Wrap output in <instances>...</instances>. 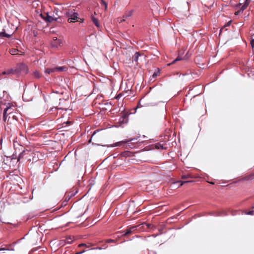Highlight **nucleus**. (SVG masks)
Returning a JSON list of instances; mask_svg holds the SVG:
<instances>
[{"label":"nucleus","mask_w":254,"mask_h":254,"mask_svg":"<svg viewBox=\"0 0 254 254\" xmlns=\"http://www.w3.org/2000/svg\"><path fill=\"white\" fill-rule=\"evenodd\" d=\"M133 12V10H131L130 11H127L123 15V18H127L130 17L132 15Z\"/></svg>","instance_id":"nucleus-14"},{"label":"nucleus","mask_w":254,"mask_h":254,"mask_svg":"<svg viewBox=\"0 0 254 254\" xmlns=\"http://www.w3.org/2000/svg\"><path fill=\"white\" fill-rule=\"evenodd\" d=\"M160 72V71L159 69L158 68L157 70H156V71L153 74L152 77L154 78H156L159 75Z\"/></svg>","instance_id":"nucleus-22"},{"label":"nucleus","mask_w":254,"mask_h":254,"mask_svg":"<svg viewBox=\"0 0 254 254\" xmlns=\"http://www.w3.org/2000/svg\"><path fill=\"white\" fill-rule=\"evenodd\" d=\"M74 50H75V49L71 50V51L69 52L68 54L69 55L72 54L73 53Z\"/></svg>","instance_id":"nucleus-41"},{"label":"nucleus","mask_w":254,"mask_h":254,"mask_svg":"<svg viewBox=\"0 0 254 254\" xmlns=\"http://www.w3.org/2000/svg\"><path fill=\"white\" fill-rule=\"evenodd\" d=\"M91 20L93 22V23L96 25L97 27H100V23L98 21V20L96 17H94L93 16H91Z\"/></svg>","instance_id":"nucleus-12"},{"label":"nucleus","mask_w":254,"mask_h":254,"mask_svg":"<svg viewBox=\"0 0 254 254\" xmlns=\"http://www.w3.org/2000/svg\"><path fill=\"white\" fill-rule=\"evenodd\" d=\"M0 222H2V223H3V222L2 221L1 219V218H0Z\"/></svg>","instance_id":"nucleus-52"},{"label":"nucleus","mask_w":254,"mask_h":254,"mask_svg":"<svg viewBox=\"0 0 254 254\" xmlns=\"http://www.w3.org/2000/svg\"><path fill=\"white\" fill-rule=\"evenodd\" d=\"M6 249H4V248H0V251H6Z\"/></svg>","instance_id":"nucleus-44"},{"label":"nucleus","mask_w":254,"mask_h":254,"mask_svg":"<svg viewBox=\"0 0 254 254\" xmlns=\"http://www.w3.org/2000/svg\"><path fill=\"white\" fill-rule=\"evenodd\" d=\"M8 106H11V109L10 110H8L7 112H8V114H11L13 111H14V109L12 108L13 107V105H12L10 103H8Z\"/></svg>","instance_id":"nucleus-26"},{"label":"nucleus","mask_w":254,"mask_h":254,"mask_svg":"<svg viewBox=\"0 0 254 254\" xmlns=\"http://www.w3.org/2000/svg\"><path fill=\"white\" fill-rule=\"evenodd\" d=\"M210 184H214V183L211 182Z\"/></svg>","instance_id":"nucleus-55"},{"label":"nucleus","mask_w":254,"mask_h":254,"mask_svg":"<svg viewBox=\"0 0 254 254\" xmlns=\"http://www.w3.org/2000/svg\"><path fill=\"white\" fill-rule=\"evenodd\" d=\"M56 71V67H51V68H47L45 72L48 74H50L53 72H55Z\"/></svg>","instance_id":"nucleus-13"},{"label":"nucleus","mask_w":254,"mask_h":254,"mask_svg":"<svg viewBox=\"0 0 254 254\" xmlns=\"http://www.w3.org/2000/svg\"><path fill=\"white\" fill-rule=\"evenodd\" d=\"M121 95L120 94L118 95L117 97H116V99H119L120 97H121Z\"/></svg>","instance_id":"nucleus-45"},{"label":"nucleus","mask_w":254,"mask_h":254,"mask_svg":"<svg viewBox=\"0 0 254 254\" xmlns=\"http://www.w3.org/2000/svg\"><path fill=\"white\" fill-rule=\"evenodd\" d=\"M2 143V139L1 138H0V145H1Z\"/></svg>","instance_id":"nucleus-47"},{"label":"nucleus","mask_w":254,"mask_h":254,"mask_svg":"<svg viewBox=\"0 0 254 254\" xmlns=\"http://www.w3.org/2000/svg\"><path fill=\"white\" fill-rule=\"evenodd\" d=\"M230 22H231V21H229V22H228V23L226 24V26H229V25H230Z\"/></svg>","instance_id":"nucleus-46"},{"label":"nucleus","mask_w":254,"mask_h":254,"mask_svg":"<svg viewBox=\"0 0 254 254\" xmlns=\"http://www.w3.org/2000/svg\"><path fill=\"white\" fill-rule=\"evenodd\" d=\"M66 111V109L62 107H56L50 109L49 112L56 117H60L63 116L62 114V111Z\"/></svg>","instance_id":"nucleus-4"},{"label":"nucleus","mask_w":254,"mask_h":254,"mask_svg":"<svg viewBox=\"0 0 254 254\" xmlns=\"http://www.w3.org/2000/svg\"><path fill=\"white\" fill-rule=\"evenodd\" d=\"M143 226L144 225H145L146 226V227L149 228V229H152L154 227V226L151 224H148V223H143L141 224Z\"/></svg>","instance_id":"nucleus-23"},{"label":"nucleus","mask_w":254,"mask_h":254,"mask_svg":"<svg viewBox=\"0 0 254 254\" xmlns=\"http://www.w3.org/2000/svg\"><path fill=\"white\" fill-rule=\"evenodd\" d=\"M251 44L252 45V46L253 47H254V39H253L252 41H251Z\"/></svg>","instance_id":"nucleus-37"},{"label":"nucleus","mask_w":254,"mask_h":254,"mask_svg":"<svg viewBox=\"0 0 254 254\" xmlns=\"http://www.w3.org/2000/svg\"><path fill=\"white\" fill-rule=\"evenodd\" d=\"M190 177V175H183L182 177V178L183 179H187V178H189Z\"/></svg>","instance_id":"nucleus-33"},{"label":"nucleus","mask_w":254,"mask_h":254,"mask_svg":"<svg viewBox=\"0 0 254 254\" xmlns=\"http://www.w3.org/2000/svg\"><path fill=\"white\" fill-rule=\"evenodd\" d=\"M78 247H85L86 248H89V247L88 246H87V245L86 244H84V243H81V244H79Z\"/></svg>","instance_id":"nucleus-31"},{"label":"nucleus","mask_w":254,"mask_h":254,"mask_svg":"<svg viewBox=\"0 0 254 254\" xmlns=\"http://www.w3.org/2000/svg\"><path fill=\"white\" fill-rule=\"evenodd\" d=\"M106 242L107 243H116V240H113V239H107L106 241Z\"/></svg>","instance_id":"nucleus-28"},{"label":"nucleus","mask_w":254,"mask_h":254,"mask_svg":"<svg viewBox=\"0 0 254 254\" xmlns=\"http://www.w3.org/2000/svg\"><path fill=\"white\" fill-rule=\"evenodd\" d=\"M71 197H70V195L69 194H68L66 197H65V201L67 202L70 199Z\"/></svg>","instance_id":"nucleus-34"},{"label":"nucleus","mask_w":254,"mask_h":254,"mask_svg":"<svg viewBox=\"0 0 254 254\" xmlns=\"http://www.w3.org/2000/svg\"><path fill=\"white\" fill-rule=\"evenodd\" d=\"M33 75L34 78L39 79L41 77V74L37 70H35L33 72Z\"/></svg>","instance_id":"nucleus-19"},{"label":"nucleus","mask_w":254,"mask_h":254,"mask_svg":"<svg viewBox=\"0 0 254 254\" xmlns=\"http://www.w3.org/2000/svg\"><path fill=\"white\" fill-rule=\"evenodd\" d=\"M37 14H39V16H40V17L42 19H43L45 21H46V15L45 14V12L44 13H41V12H37Z\"/></svg>","instance_id":"nucleus-21"},{"label":"nucleus","mask_w":254,"mask_h":254,"mask_svg":"<svg viewBox=\"0 0 254 254\" xmlns=\"http://www.w3.org/2000/svg\"><path fill=\"white\" fill-rule=\"evenodd\" d=\"M11 109V106H7L3 111V121L4 123H6L8 122L9 119L10 118V117H9L8 119H7V111L8 110Z\"/></svg>","instance_id":"nucleus-6"},{"label":"nucleus","mask_w":254,"mask_h":254,"mask_svg":"<svg viewBox=\"0 0 254 254\" xmlns=\"http://www.w3.org/2000/svg\"><path fill=\"white\" fill-rule=\"evenodd\" d=\"M125 20H126L125 18H124L123 19H121L120 21H119V19L118 20V21H119L120 23L125 21Z\"/></svg>","instance_id":"nucleus-40"},{"label":"nucleus","mask_w":254,"mask_h":254,"mask_svg":"<svg viewBox=\"0 0 254 254\" xmlns=\"http://www.w3.org/2000/svg\"><path fill=\"white\" fill-rule=\"evenodd\" d=\"M139 56V53L138 52H136L132 57V62H137L138 61Z\"/></svg>","instance_id":"nucleus-16"},{"label":"nucleus","mask_w":254,"mask_h":254,"mask_svg":"<svg viewBox=\"0 0 254 254\" xmlns=\"http://www.w3.org/2000/svg\"><path fill=\"white\" fill-rule=\"evenodd\" d=\"M78 21L79 22H81V23H83L84 22V19L83 18H80L79 17H78Z\"/></svg>","instance_id":"nucleus-36"},{"label":"nucleus","mask_w":254,"mask_h":254,"mask_svg":"<svg viewBox=\"0 0 254 254\" xmlns=\"http://www.w3.org/2000/svg\"><path fill=\"white\" fill-rule=\"evenodd\" d=\"M248 0H240V3L239 7H241V10L244 11L249 5V2H247Z\"/></svg>","instance_id":"nucleus-7"},{"label":"nucleus","mask_w":254,"mask_h":254,"mask_svg":"<svg viewBox=\"0 0 254 254\" xmlns=\"http://www.w3.org/2000/svg\"><path fill=\"white\" fill-rule=\"evenodd\" d=\"M158 235L157 234V235H152V237H153L154 238H155L156 237H157Z\"/></svg>","instance_id":"nucleus-49"},{"label":"nucleus","mask_w":254,"mask_h":254,"mask_svg":"<svg viewBox=\"0 0 254 254\" xmlns=\"http://www.w3.org/2000/svg\"><path fill=\"white\" fill-rule=\"evenodd\" d=\"M45 14L46 15V22H52L53 21H57V18L53 17L48 14V13L45 12Z\"/></svg>","instance_id":"nucleus-10"},{"label":"nucleus","mask_w":254,"mask_h":254,"mask_svg":"<svg viewBox=\"0 0 254 254\" xmlns=\"http://www.w3.org/2000/svg\"><path fill=\"white\" fill-rule=\"evenodd\" d=\"M15 74L19 75V74H26L28 72V67L26 64L23 63H19L16 64L14 68Z\"/></svg>","instance_id":"nucleus-2"},{"label":"nucleus","mask_w":254,"mask_h":254,"mask_svg":"<svg viewBox=\"0 0 254 254\" xmlns=\"http://www.w3.org/2000/svg\"><path fill=\"white\" fill-rule=\"evenodd\" d=\"M102 2H103V4L105 6V7L106 8L107 7V4L106 3V2H105L103 0H102Z\"/></svg>","instance_id":"nucleus-38"},{"label":"nucleus","mask_w":254,"mask_h":254,"mask_svg":"<svg viewBox=\"0 0 254 254\" xmlns=\"http://www.w3.org/2000/svg\"><path fill=\"white\" fill-rule=\"evenodd\" d=\"M128 115L124 114L120 118L119 121L121 123L126 124L128 122Z\"/></svg>","instance_id":"nucleus-8"},{"label":"nucleus","mask_w":254,"mask_h":254,"mask_svg":"<svg viewBox=\"0 0 254 254\" xmlns=\"http://www.w3.org/2000/svg\"><path fill=\"white\" fill-rule=\"evenodd\" d=\"M96 249H99V250H101V248H96Z\"/></svg>","instance_id":"nucleus-53"},{"label":"nucleus","mask_w":254,"mask_h":254,"mask_svg":"<svg viewBox=\"0 0 254 254\" xmlns=\"http://www.w3.org/2000/svg\"><path fill=\"white\" fill-rule=\"evenodd\" d=\"M213 215L216 216H221L226 215L227 214L226 212L223 211L221 212H215V214Z\"/></svg>","instance_id":"nucleus-17"},{"label":"nucleus","mask_w":254,"mask_h":254,"mask_svg":"<svg viewBox=\"0 0 254 254\" xmlns=\"http://www.w3.org/2000/svg\"><path fill=\"white\" fill-rule=\"evenodd\" d=\"M182 58H180L179 57H178L175 60H174L173 62L172 63V64H174L175 63H176L177 61H181L182 60Z\"/></svg>","instance_id":"nucleus-30"},{"label":"nucleus","mask_w":254,"mask_h":254,"mask_svg":"<svg viewBox=\"0 0 254 254\" xmlns=\"http://www.w3.org/2000/svg\"><path fill=\"white\" fill-rule=\"evenodd\" d=\"M182 75L183 76H185V75L190 76V74L189 73H185V74H182Z\"/></svg>","instance_id":"nucleus-43"},{"label":"nucleus","mask_w":254,"mask_h":254,"mask_svg":"<svg viewBox=\"0 0 254 254\" xmlns=\"http://www.w3.org/2000/svg\"><path fill=\"white\" fill-rule=\"evenodd\" d=\"M67 240L66 243H68V244H70V242L72 241V239H71V238H69L67 239V240Z\"/></svg>","instance_id":"nucleus-35"},{"label":"nucleus","mask_w":254,"mask_h":254,"mask_svg":"<svg viewBox=\"0 0 254 254\" xmlns=\"http://www.w3.org/2000/svg\"><path fill=\"white\" fill-rule=\"evenodd\" d=\"M11 35L6 34L4 29L2 30V31L0 32V37H6L10 38Z\"/></svg>","instance_id":"nucleus-15"},{"label":"nucleus","mask_w":254,"mask_h":254,"mask_svg":"<svg viewBox=\"0 0 254 254\" xmlns=\"http://www.w3.org/2000/svg\"><path fill=\"white\" fill-rule=\"evenodd\" d=\"M15 72L14 68H10L7 69V70L3 71L1 73H0V75H10V74H14Z\"/></svg>","instance_id":"nucleus-9"},{"label":"nucleus","mask_w":254,"mask_h":254,"mask_svg":"<svg viewBox=\"0 0 254 254\" xmlns=\"http://www.w3.org/2000/svg\"><path fill=\"white\" fill-rule=\"evenodd\" d=\"M54 93H59V92L56 91V92H54Z\"/></svg>","instance_id":"nucleus-54"},{"label":"nucleus","mask_w":254,"mask_h":254,"mask_svg":"<svg viewBox=\"0 0 254 254\" xmlns=\"http://www.w3.org/2000/svg\"><path fill=\"white\" fill-rule=\"evenodd\" d=\"M137 142V138H132L129 139H126L125 140H123L121 141L117 142L115 143L114 146H121L127 143V146L130 148H133L135 147L134 144Z\"/></svg>","instance_id":"nucleus-3"},{"label":"nucleus","mask_w":254,"mask_h":254,"mask_svg":"<svg viewBox=\"0 0 254 254\" xmlns=\"http://www.w3.org/2000/svg\"><path fill=\"white\" fill-rule=\"evenodd\" d=\"M239 8H240V9H239V10H237V11H236V12H235V14L236 15H239V14H240V13H243V12L244 11L241 10V7H239Z\"/></svg>","instance_id":"nucleus-27"},{"label":"nucleus","mask_w":254,"mask_h":254,"mask_svg":"<svg viewBox=\"0 0 254 254\" xmlns=\"http://www.w3.org/2000/svg\"><path fill=\"white\" fill-rule=\"evenodd\" d=\"M253 210L246 212V214L252 215L254 213V206L252 207Z\"/></svg>","instance_id":"nucleus-25"},{"label":"nucleus","mask_w":254,"mask_h":254,"mask_svg":"<svg viewBox=\"0 0 254 254\" xmlns=\"http://www.w3.org/2000/svg\"><path fill=\"white\" fill-rule=\"evenodd\" d=\"M56 71L57 72H61L65 71L67 69V68L65 66H60V67H56Z\"/></svg>","instance_id":"nucleus-18"},{"label":"nucleus","mask_w":254,"mask_h":254,"mask_svg":"<svg viewBox=\"0 0 254 254\" xmlns=\"http://www.w3.org/2000/svg\"><path fill=\"white\" fill-rule=\"evenodd\" d=\"M71 124V122L70 121H67V122H64L63 123L62 125L63 126V127H65V125H66V124Z\"/></svg>","instance_id":"nucleus-32"},{"label":"nucleus","mask_w":254,"mask_h":254,"mask_svg":"<svg viewBox=\"0 0 254 254\" xmlns=\"http://www.w3.org/2000/svg\"><path fill=\"white\" fill-rule=\"evenodd\" d=\"M137 228V226H133L130 227L129 229H127L125 233H124V234H122V236H128L130 235L133 230H134Z\"/></svg>","instance_id":"nucleus-11"},{"label":"nucleus","mask_w":254,"mask_h":254,"mask_svg":"<svg viewBox=\"0 0 254 254\" xmlns=\"http://www.w3.org/2000/svg\"><path fill=\"white\" fill-rule=\"evenodd\" d=\"M65 16L68 17L67 21L69 23L78 21V13L74 9H69L65 11Z\"/></svg>","instance_id":"nucleus-1"},{"label":"nucleus","mask_w":254,"mask_h":254,"mask_svg":"<svg viewBox=\"0 0 254 254\" xmlns=\"http://www.w3.org/2000/svg\"><path fill=\"white\" fill-rule=\"evenodd\" d=\"M189 182H190V181H184L182 183V184H181V186H182L184 184L187 183Z\"/></svg>","instance_id":"nucleus-42"},{"label":"nucleus","mask_w":254,"mask_h":254,"mask_svg":"<svg viewBox=\"0 0 254 254\" xmlns=\"http://www.w3.org/2000/svg\"><path fill=\"white\" fill-rule=\"evenodd\" d=\"M25 151L23 150L19 153V154L18 155V161H19L20 159V158H21L23 157V156L25 154Z\"/></svg>","instance_id":"nucleus-24"},{"label":"nucleus","mask_w":254,"mask_h":254,"mask_svg":"<svg viewBox=\"0 0 254 254\" xmlns=\"http://www.w3.org/2000/svg\"><path fill=\"white\" fill-rule=\"evenodd\" d=\"M12 118H13V119H15L16 120H17L16 118V116H13Z\"/></svg>","instance_id":"nucleus-50"},{"label":"nucleus","mask_w":254,"mask_h":254,"mask_svg":"<svg viewBox=\"0 0 254 254\" xmlns=\"http://www.w3.org/2000/svg\"><path fill=\"white\" fill-rule=\"evenodd\" d=\"M156 147L158 148H163V146L162 145H156Z\"/></svg>","instance_id":"nucleus-39"},{"label":"nucleus","mask_w":254,"mask_h":254,"mask_svg":"<svg viewBox=\"0 0 254 254\" xmlns=\"http://www.w3.org/2000/svg\"><path fill=\"white\" fill-rule=\"evenodd\" d=\"M247 1L249 2V4L250 3V2L251 1V0H248Z\"/></svg>","instance_id":"nucleus-51"},{"label":"nucleus","mask_w":254,"mask_h":254,"mask_svg":"<svg viewBox=\"0 0 254 254\" xmlns=\"http://www.w3.org/2000/svg\"><path fill=\"white\" fill-rule=\"evenodd\" d=\"M62 41L61 40L58 39L57 37H54L53 40L51 42V46L54 48H58L61 46Z\"/></svg>","instance_id":"nucleus-5"},{"label":"nucleus","mask_w":254,"mask_h":254,"mask_svg":"<svg viewBox=\"0 0 254 254\" xmlns=\"http://www.w3.org/2000/svg\"><path fill=\"white\" fill-rule=\"evenodd\" d=\"M131 154L132 153L131 152L128 151H126L122 153V156L123 157H127L130 156L131 155Z\"/></svg>","instance_id":"nucleus-20"},{"label":"nucleus","mask_w":254,"mask_h":254,"mask_svg":"<svg viewBox=\"0 0 254 254\" xmlns=\"http://www.w3.org/2000/svg\"><path fill=\"white\" fill-rule=\"evenodd\" d=\"M77 190H76L75 192H73V191L70 192V194L69 195H70V197L74 196L77 193Z\"/></svg>","instance_id":"nucleus-29"},{"label":"nucleus","mask_w":254,"mask_h":254,"mask_svg":"<svg viewBox=\"0 0 254 254\" xmlns=\"http://www.w3.org/2000/svg\"><path fill=\"white\" fill-rule=\"evenodd\" d=\"M120 233L121 234V236H122V234H124V233H125L126 232L125 231H122L120 232Z\"/></svg>","instance_id":"nucleus-48"}]
</instances>
